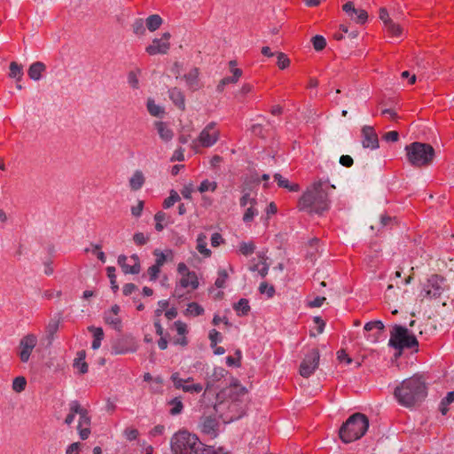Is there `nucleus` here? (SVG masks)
<instances>
[{"label":"nucleus","mask_w":454,"mask_h":454,"mask_svg":"<svg viewBox=\"0 0 454 454\" xmlns=\"http://www.w3.org/2000/svg\"><path fill=\"white\" fill-rule=\"evenodd\" d=\"M121 308L117 304L112 306L111 309L104 312L105 323L118 332H121L122 329L121 318L119 316Z\"/></svg>","instance_id":"obj_14"},{"label":"nucleus","mask_w":454,"mask_h":454,"mask_svg":"<svg viewBox=\"0 0 454 454\" xmlns=\"http://www.w3.org/2000/svg\"><path fill=\"white\" fill-rule=\"evenodd\" d=\"M232 75L222 79L223 84L236 83L242 75V70L235 68L231 70Z\"/></svg>","instance_id":"obj_41"},{"label":"nucleus","mask_w":454,"mask_h":454,"mask_svg":"<svg viewBox=\"0 0 454 454\" xmlns=\"http://www.w3.org/2000/svg\"><path fill=\"white\" fill-rule=\"evenodd\" d=\"M173 454H211L197 435L187 430H179L170 439Z\"/></svg>","instance_id":"obj_4"},{"label":"nucleus","mask_w":454,"mask_h":454,"mask_svg":"<svg viewBox=\"0 0 454 454\" xmlns=\"http://www.w3.org/2000/svg\"><path fill=\"white\" fill-rule=\"evenodd\" d=\"M227 372L223 367H215L214 368L212 373L207 374L206 377V391H210L212 388L217 386V383L222 380Z\"/></svg>","instance_id":"obj_19"},{"label":"nucleus","mask_w":454,"mask_h":454,"mask_svg":"<svg viewBox=\"0 0 454 454\" xmlns=\"http://www.w3.org/2000/svg\"><path fill=\"white\" fill-rule=\"evenodd\" d=\"M27 380L24 377H16L12 382V389L18 393L23 391L26 387Z\"/></svg>","instance_id":"obj_47"},{"label":"nucleus","mask_w":454,"mask_h":454,"mask_svg":"<svg viewBox=\"0 0 454 454\" xmlns=\"http://www.w3.org/2000/svg\"><path fill=\"white\" fill-rule=\"evenodd\" d=\"M145 183V176L140 170L134 172L129 179V186L132 190L137 191L142 188Z\"/></svg>","instance_id":"obj_30"},{"label":"nucleus","mask_w":454,"mask_h":454,"mask_svg":"<svg viewBox=\"0 0 454 454\" xmlns=\"http://www.w3.org/2000/svg\"><path fill=\"white\" fill-rule=\"evenodd\" d=\"M184 150L182 147L177 148L171 156V161H183L184 160Z\"/></svg>","instance_id":"obj_58"},{"label":"nucleus","mask_w":454,"mask_h":454,"mask_svg":"<svg viewBox=\"0 0 454 454\" xmlns=\"http://www.w3.org/2000/svg\"><path fill=\"white\" fill-rule=\"evenodd\" d=\"M169 404L171 405L169 411L171 415H177L182 412L184 405L180 399L174 398L170 401Z\"/></svg>","instance_id":"obj_44"},{"label":"nucleus","mask_w":454,"mask_h":454,"mask_svg":"<svg viewBox=\"0 0 454 454\" xmlns=\"http://www.w3.org/2000/svg\"><path fill=\"white\" fill-rule=\"evenodd\" d=\"M140 74V70L137 69L136 71H130L128 74V82L133 89H137L139 85L138 75Z\"/></svg>","instance_id":"obj_45"},{"label":"nucleus","mask_w":454,"mask_h":454,"mask_svg":"<svg viewBox=\"0 0 454 454\" xmlns=\"http://www.w3.org/2000/svg\"><path fill=\"white\" fill-rule=\"evenodd\" d=\"M143 207L144 202L142 200H139L137 206L131 207V214L136 217L140 216L143 211Z\"/></svg>","instance_id":"obj_62"},{"label":"nucleus","mask_w":454,"mask_h":454,"mask_svg":"<svg viewBox=\"0 0 454 454\" xmlns=\"http://www.w3.org/2000/svg\"><path fill=\"white\" fill-rule=\"evenodd\" d=\"M247 391L239 385L234 384L223 388L216 395L215 411L224 423L240 419L245 414L244 397Z\"/></svg>","instance_id":"obj_1"},{"label":"nucleus","mask_w":454,"mask_h":454,"mask_svg":"<svg viewBox=\"0 0 454 454\" xmlns=\"http://www.w3.org/2000/svg\"><path fill=\"white\" fill-rule=\"evenodd\" d=\"M362 137V145L364 148L374 150L379 147L378 135L372 126L363 127Z\"/></svg>","instance_id":"obj_15"},{"label":"nucleus","mask_w":454,"mask_h":454,"mask_svg":"<svg viewBox=\"0 0 454 454\" xmlns=\"http://www.w3.org/2000/svg\"><path fill=\"white\" fill-rule=\"evenodd\" d=\"M385 27L392 36H399L402 34V28L393 20H390L387 24H385Z\"/></svg>","instance_id":"obj_43"},{"label":"nucleus","mask_w":454,"mask_h":454,"mask_svg":"<svg viewBox=\"0 0 454 454\" xmlns=\"http://www.w3.org/2000/svg\"><path fill=\"white\" fill-rule=\"evenodd\" d=\"M274 179L278 183V185L279 187L286 188L290 192H297L299 190L298 184H291L287 179H286L279 174H275Z\"/></svg>","instance_id":"obj_32"},{"label":"nucleus","mask_w":454,"mask_h":454,"mask_svg":"<svg viewBox=\"0 0 454 454\" xmlns=\"http://www.w3.org/2000/svg\"><path fill=\"white\" fill-rule=\"evenodd\" d=\"M59 326V320L58 319H51L46 326V333L49 335L50 338H52V336L57 333Z\"/></svg>","instance_id":"obj_49"},{"label":"nucleus","mask_w":454,"mask_h":454,"mask_svg":"<svg viewBox=\"0 0 454 454\" xmlns=\"http://www.w3.org/2000/svg\"><path fill=\"white\" fill-rule=\"evenodd\" d=\"M200 70L197 67L191 68L188 73L184 74L183 79L185 82L186 87L192 90H198L200 87Z\"/></svg>","instance_id":"obj_20"},{"label":"nucleus","mask_w":454,"mask_h":454,"mask_svg":"<svg viewBox=\"0 0 454 454\" xmlns=\"http://www.w3.org/2000/svg\"><path fill=\"white\" fill-rule=\"evenodd\" d=\"M207 235L204 233H200L196 239L197 251L206 258L210 257L211 254H212L211 250L207 247Z\"/></svg>","instance_id":"obj_24"},{"label":"nucleus","mask_w":454,"mask_h":454,"mask_svg":"<svg viewBox=\"0 0 454 454\" xmlns=\"http://www.w3.org/2000/svg\"><path fill=\"white\" fill-rule=\"evenodd\" d=\"M160 269L161 268L157 266L156 264H153L148 268L147 273L151 281H155L158 278L159 274L160 272Z\"/></svg>","instance_id":"obj_57"},{"label":"nucleus","mask_w":454,"mask_h":454,"mask_svg":"<svg viewBox=\"0 0 454 454\" xmlns=\"http://www.w3.org/2000/svg\"><path fill=\"white\" fill-rule=\"evenodd\" d=\"M277 64L280 69H285L289 66L290 60L285 53L279 52Z\"/></svg>","instance_id":"obj_55"},{"label":"nucleus","mask_w":454,"mask_h":454,"mask_svg":"<svg viewBox=\"0 0 454 454\" xmlns=\"http://www.w3.org/2000/svg\"><path fill=\"white\" fill-rule=\"evenodd\" d=\"M88 330L92 333L94 338L91 348L98 349L101 346V341L104 338L103 329L101 327L89 326Z\"/></svg>","instance_id":"obj_29"},{"label":"nucleus","mask_w":454,"mask_h":454,"mask_svg":"<svg viewBox=\"0 0 454 454\" xmlns=\"http://www.w3.org/2000/svg\"><path fill=\"white\" fill-rule=\"evenodd\" d=\"M168 96L171 101L181 110L185 107L184 95L180 89L172 88L168 90Z\"/></svg>","instance_id":"obj_25"},{"label":"nucleus","mask_w":454,"mask_h":454,"mask_svg":"<svg viewBox=\"0 0 454 454\" xmlns=\"http://www.w3.org/2000/svg\"><path fill=\"white\" fill-rule=\"evenodd\" d=\"M203 313H204V309L197 302L189 303L187 306V309L185 310L186 315H190L192 317L200 316Z\"/></svg>","instance_id":"obj_40"},{"label":"nucleus","mask_w":454,"mask_h":454,"mask_svg":"<svg viewBox=\"0 0 454 454\" xmlns=\"http://www.w3.org/2000/svg\"><path fill=\"white\" fill-rule=\"evenodd\" d=\"M255 250V245L254 242H241L239 246V252L245 255L248 256L251 255Z\"/></svg>","instance_id":"obj_38"},{"label":"nucleus","mask_w":454,"mask_h":454,"mask_svg":"<svg viewBox=\"0 0 454 454\" xmlns=\"http://www.w3.org/2000/svg\"><path fill=\"white\" fill-rule=\"evenodd\" d=\"M180 200V196L179 194L175 192V191H171L170 192V195L164 200L163 201V207L165 208H169L171 207L176 202H177L178 200Z\"/></svg>","instance_id":"obj_48"},{"label":"nucleus","mask_w":454,"mask_h":454,"mask_svg":"<svg viewBox=\"0 0 454 454\" xmlns=\"http://www.w3.org/2000/svg\"><path fill=\"white\" fill-rule=\"evenodd\" d=\"M342 10L348 15V17L359 24H364L368 19L367 12L363 9L355 8L352 2H348L342 6Z\"/></svg>","instance_id":"obj_16"},{"label":"nucleus","mask_w":454,"mask_h":454,"mask_svg":"<svg viewBox=\"0 0 454 454\" xmlns=\"http://www.w3.org/2000/svg\"><path fill=\"white\" fill-rule=\"evenodd\" d=\"M170 34L166 32L162 34L160 38H155L152 43L145 48V51L149 55L165 54L170 48L169 39Z\"/></svg>","instance_id":"obj_13"},{"label":"nucleus","mask_w":454,"mask_h":454,"mask_svg":"<svg viewBox=\"0 0 454 454\" xmlns=\"http://www.w3.org/2000/svg\"><path fill=\"white\" fill-rule=\"evenodd\" d=\"M397 402L405 407L420 403L427 395V385L422 375L415 374L403 380L394 392Z\"/></svg>","instance_id":"obj_2"},{"label":"nucleus","mask_w":454,"mask_h":454,"mask_svg":"<svg viewBox=\"0 0 454 454\" xmlns=\"http://www.w3.org/2000/svg\"><path fill=\"white\" fill-rule=\"evenodd\" d=\"M408 162L413 167H425L430 165L434 158V149L429 145L413 142L405 146Z\"/></svg>","instance_id":"obj_6"},{"label":"nucleus","mask_w":454,"mask_h":454,"mask_svg":"<svg viewBox=\"0 0 454 454\" xmlns=\"http://www.w3.org/2000/svg\"><path fill=\"white\" fill-rule=\"evenodd\" d=\"M9 75H10V77L17 79L18 81H20L21 79L22 75H23L22 66L19 65L18 63H16L14 61L12 62L10 64V73H9Z\"/></svg>","instance_id":"obj_39"},{"label":"nucleus","mask_w":454,"mask_h":454,"mask_svg":"<svg viewBox=\"0 0 454 454\" xmlns=\"http://www.w3.org/2000/svg\"><path fill=\"white\" fill-rule=\"evenodd\" d=\"M389 345L402 350L417 347L419 342L416 337L409 333L407 328L396 325L391 331Z\"/></svg>","instance_id":"obj_7"},{"label":"nucleus","mask_w":454,"mask_h":454,"mask_svg":"<svg viewBox=\"0 0 454 454\" xmlns=\"http://www.w3.org/2000/svg\"><path fill=\"white\" fill-rule=\"evenodd\" d=\"M448 289L446 279L437 274L430 276L423 285L421 295L425 298L435 299Z\"/></svg>","instance_id":"obj_8"},{"label":"nucleus","mask_w":454,"mask_h":454,"mask_svg":"<svg viewBox=\"0 0 454 454\" xmlns=\"http://www.w3.org/2000/svg\"><path fill=\"white\" fill-rule=\"evenodd\" d=\"M170 379L175 388L181 389L185 393L199 394L203 390V386L200 383H194L191 377L182 379L178 372H174Z\"/></svg>","instance_id":"obj_10"},{"label":"nucleus","mask_w":454,"mask_h":454,"mask_svg":"<svg viewBox=\"0 0 454 454\" xmlns=\"http://www.w3.org/2000/svg\"><path fill=\"white\" fill-rule=\"evenodd\" d=\"M228 278V274H227V271L225 270H218V277L215 282V285L218 287V288H223L225 285V282Z\"/></svg>","instance_id":"obj_51"},{"label":"nucleus","mask_w":454,"mask_h":454,"mask_svg":"<svg viewBox=\"0 0 454 454\" xmlns=\"http://www.w3.org/2000/svg\"><path fill=\"white\" fill-rule=\"evenodd\" d=\"M128 257L124 254H121L118 257L117 262L119 266L121 268L122 271L125 274H138L140 272L141 267L140 265H129L127 263Z\"/></svg>","instance_id":"obj_23"},{"label":"nucleus","mask_w":454,"mask_h":454,"mask_svg":"<svg viewBox=\"0 0 454 454\" xmlns=\"http://www.w3.org/2000/svg\"><path fill=\"white\" fill-rule=\"evenodd\" d=\"M149 114L155 117H161L164 114V108L157 105L153 99L149 98L146 103Z\"/></svg>","instance_id":"obj_33"},{"label":"nucleus","mask_w":454,"mask_h":454,"mask_svg":"<svg viewBox=\"0 0 454 454\" xmlns=\"http://www.w3.org/2000/svg\"><path fill=\"white\" fill-rule=\"evenodd\" d=\"M217 188V183L215 181H210L208 179L203 180L200 186L198 187V191L200 193H204L207 192H215Z\"/></svg>","instance_id":"obj_37"},{"label":"nucleus","mask_w":454,"mask_h":454,"mask_svg":"<svg viewBox=\"0 0 454 454\" xmlns=\"http://www.w3.org/2000/svg\"><path fill=\"white\" fill-rule=\"evenodd\" d=\"M327 188L328 185L325 182L314 183L301 197L298 205L300 210L318 215L326 211L330 205Z\"/></svg>","instance_id":"obj_3"},{"label":"nucleus","mask_w":454,"mask_h":454,"mask_svg":"<svg viewBox=\"0 0 454 454\" xmlns=\"http://www.w3.org/2000/svg\"><path fill=\"white\" fill-rule=\"evenodd\" d=\"M219 424L216 419L213 417H205L202 419L200 428L201 432L210 438H215L218 434Z\"/></svg>","instance_id":"obj_18"},{"label":"nucleus","mask_w":454,"mask_h":454,"mask_svg":"<svg viewBox=\"0 0 454 454\" xmlns=\"http://www.w3.org/2000/svg\"><path fill=\"white\" fill-rule=\"evenodd\" d=\"M260 292L262 294L267 293L269 297H271L274 294V288L271 286H268L266 283H262L260 285Z\"/></svg>","instance_id":"obj_64"},{"label":"nucleus","mask_w":454,"mask_h":454,"mask_svg":"<svg viewBox=\"0 0 454 454\" xmlns=\"http://www.w3.org/2000/svg\"><path fill=\"white\" fill-rule=\"evenodd\" d=\"M168 301L167 300H161L158 301V309L155 310V315L160 317L162 312L168 308Z\"/></svg>","instance_id":"obj_63"},{"label":"nucleus","mask_w":454,"mask_h":454,"mask_svg":"<svg viewBox=\"0 0 454 454\" xmlns=\"http://www.w3.org/2000/svg\"><path fill=\"white\" fill-rule=\"evenodd\" d=\"M133 240L137 246H143L149 241V235H145L143 232H137L133 236Z\"/></svg>","instance_id":"obj_54"},{"label":"nucleus","mask_w":454,"mask_h":454,"mask_svg":"<svg viewBox=\"0 0 454 454\" xmlns=\"http://www.w3.org/2000/svg\"><path fill=\"white\" fill-rule=\"evenodd\" d=\"M208 338L212 347L216 346V344L222 340L221 333L215 329H213L209 332Z\"/></svg>","instance_id":"obj_56"},{"label":"nucleus","mask_w":454,"mask_h":454,"mask_svg":"<svg viewBox=\"0 0 454 454\" xmlns=\"http://www.w3.org/2000/svg\"><path fill=\"white\" fill-rule=\"evenodd\" d=\"M312 43H313V47L316 51H321L326 45L325 39L322 35L314 36L312 38Z\"/></svg>","instance_id":"obj_52"},{"label":"nucleus","mask_w":454,"mask_h":454,"mask_svg":"<svg viewBox=\"0 0 454 454\" xmlns=\"http://www.w3.org/2000/svg\"><path fill=\"white\" fill-rule=\"evenodd\" d=\"M106 273H107V277L110 279L111 287H112L113 291L114 293L117 292L119 289V286L116 282L115 268L113 266H108L106 268Z\"/></svg>","instance_id":"obj_42"},{"label":"nucleus","mask_w":454,"mask_h":454,"mask_svg":"<svg viewBox=\"0 0 454 454\" xmlns=\"http://www.w3.org/2000/svg\"><path fill=\"white\" fill-rule=\"evenodd\" d=\"M74 366L80 372V373L84 374L88 372V364L85 362V353L83 351L77 354Z\"/></svg>","instance_id":"obj_34"},{"label":"nucleus","mask_w":454,"mask_h":454,"mask_svg":"<svg viewBox=\"0 0 454 454\" xmlns=\"http://www.w3.org/2000/svg\"><path fill=\"white\" fill-rule=\"evenodd\" d=\"M369 427V420L364 414L351 415L340 429V439L348 443L360 439Z\"/></svg>","instance_id":"obj_5"},{"label":"nucleus","mask_w":454,"mask_h":454,"mask_svg":"<svg viewBox=\"0 0 454 454\" xmlns=\"http://www.w3.org/2000/svg\"><path fill=\"white\" fill-rule=\"evenodd\" d=\"M234 309L237 311L239 316L247 315L250 309L249 302L247 299H240L237 303L234 304Z\"/></svg>","instance_id":"obj_35"},{"label":"nucleus","mask_w":454,"mask_h":454,"mask_svg":"<svg viewBox=\"0 0 454 454\" xmlns=\"http://www.w3.org/2000/svg\"><path fill=\"white\" fill-rule=\"evenodd\" d=\"M176 330L179 335L184 336V334L187 333V325L186 324L176 321L175 323Z\"/></svg>","instance_id":"obj_61"},{"label":"nucleus","mask_w":454,"mask_h":454,"mask_svg":"<svg viewBox=\"0 0 454 454\" xmlns=\"http://www.w3.org/2000/svg\"><path fill=\"white\" fill-rule=\"evenodd\" d=\"M319 352L317 349H311L304 357L300 366V373L302 377L308 378L313 374L318 366Z\"/></svg>","instance_id":"obj_11"},{"label":"nucleus","mask_w":454,"mask_h":454,"mask_svg":"<svg viewBox=\"0 0 454 454\" xmlns=\"http://www.w3.org/2000/svg\"><path fill=\"white\" fill-rule=\"evenodd\" d=\"M259 214L256 205H250L243 215V221L246 223H251Z\"/></svg>","instance_id":"obj_36"},{"label":"nucleus","mask_w":454,"mask_h":454,"mask_svg":"<svg viewBox=\"0 0 454 454\" xmlns=\"http://www.w3.org/2000/svg\"><path fill=\"white\" fill-rule=\"evenodd\" d=\"M133 32L137 35H142L145 32V22L142 19H137L132 25Z\"/></svg>","instance_id":"obj_50"},{"label":"nucleus","mask_w":454,"mask_h":454,"mask_svg":"<svg viewBox=\"0 0 454 454\" xmlns=\"http://www.w3.org/2000/svg\"><path fill=\"white\" fill-rule=\"evenodd\" d=\"M161 24H162V19L158 14L150 15L145 20V27L151 32L157 30L161 26Z\"/></svg>","instance_id":"obj_31"},{"label":"nucleus","mask_w":454,"mask_h":454,"mask_svg":"<svg viewBox=\"0 0 454 454\" xmlns=\"http://www.w3.org/2000/svg\"><path fill=\"white\" fill-rule=\"evenodd\" d=\"M68 407L69 412L65 419V423L70 426L74 422L75 416L81 411V404L78 401L74 400L69 403Z\"/></svg>","instance_id":"obj_27"},{"label":"nucleus","mask_w":454,"mask_h":454,"mask_svg":"<svg viewBox=\"0 0 454 454\" xmlns=\"http://www.w3.org/2000/svg\"><path fill=\"white\" fill-rule=\"evenodd\" d=\"M240 207H245L250 205H257L255 197H251L249 192H245L239 200Z\"/></svg>","instance_id":"obj_46"},{"label":"nucleus","mask_w":454,"mask_h":454,"mask_svg":"<svg viewBox=\"0 0 454 454\" xmlns=\"http://www.w3.org/2000/svg\"><path fill=\"white\" fill-rule=\"evenodd\" d=\"M219 139V130L215 128V122L208 123L200 133L197 139L192 143V147L198 151L200 146L211 147Z\"/></svg>","instance_id":"obj_9"},{"label":"nucleus","mask_w":454,"mask_h":454,"mask_svg":"<svg viewBox=\"0 0 454 454\" xmlns=\"http://www.w3.org/2000/svg\"><path fill=\"white\" fill-rule=\"evenodd\" d=\"M45 70V65L42 62L33 63L28 69V76L34 80L38 81L42 77V73Z\"/></svg>","instance_id":"obj_28"},{"label":"nucleus","mask_w":454,"mask_h":454,"mask_svg":"<svg viewBox=\"0 0 454 454\" xmlns=\"http://www.w3.org/2000/svg\"><path fill=\"white\" fill-rule=\"evenodd\" d=\"M79 423L77 427V430L79 432V435L82 440H86L90 434V417L88 414L86 409L81 406V411L79 412Z\"/></svg>","instance_id":"obj_17"},{"label":"nucleus","mask_w":454,"mask_h":454,"mask_svg":"<svg viewBox=\"0 0 454 454\" xmlns=\"http://www.w3.org/2000/svg\"><path fill=\"white\" fill-rule=\"evenodd\" d=\"M155 129L159 134L160 138L164 143L170 142L174 137V131L168 127L166 122L156 121L154 123Z\"/></svg>","instance_id":"obj_21"},{"label":"nucleus","mask_w":454,"mask_h":454,"mask_svg":"<svg viewBox=\"0 0 454 454\" xmlns=\"http://www.w3.org/2000/svg\"><path fill=\"white\" fill-rule=\"evenodd\" d=\"M399 138V134L397 131H389V132H387L384 136H383V139L386 140L387 142H396Z\"/></svg>","instance_id":"obj_60"},{"label":"nucleus","mask_w":454,"mask_h":454,"mask_svg":"<svg viewBox=\"0 0 454 454\" xmlns=\"http://www.w3.org/2000/svg\"><path fill=\"white\" fill-rule=\"evenodd\" d=\"M384 329V325L381 321H372L365 324L364 330V332H371L372 330H377V333L371 338L370 335H368L366 338L368 340H371L372 341H375L378 335L380 334L381 331Z\"/></svg>","instance_id":"obj_26"},{"label":"nucleus","mask_w":454,"mask_h":454,"mask_svg":"<svg viewBox=\"0 0 454 454\" xmlns=\"http://www.w3.org/2000/svg\"><path fill=\"white\" fill-rule=\"evenodd\" d=\"M37 344V337L33 333L25 335L20 341L19 356L21 362L27 363L31 356L33 349Z\"/></svg>","instance_id":"obj_12"},{"label":"nucleus","mask_w":454,"mask_h":454,"mask_svg":"<svg viewBox=\"0 0 454 454\" xmlns=\"http://www.w3.org/2000/svg\"><path fill=\"white\" fill-rule=\"evenodd\" d=\"M124 434L129 441H133L137 438L138 431L136 428L129 427L125 429Z\"/></svg>","instance_id":"obj_59"},{"label":"nucleus","mask_w":454,"mask_h":454,"mask_svg":"<svg viewBox=\"0 0 454 454\" xmlns=\"http://www.w3.org/2000/svg\"><path fill=\"white\" fill-rule=\"evenodd\" d=\"M153 255L156 257L155 259V263L157 266L159 267H162L166 262L168 261L164 253L159 249H155L153 251Z\"/></svg>","instance_id":"obj_53"},{"label":"nucleus","mask_w":454,"mask_h":454,"mask_svg":"<svg viewBox=\"0 0 454 454\" xmlns=\"http://www.w3.org/2000/svg\"><path fill=\"white\" fill-rule=\"evenodd\" d=\"M178 285L182 288H190L192 291L196 290L199 287L197 274L194 271H192L189 274L181 277Z\"/></svg>","instance_id":"obj_22"}]
</instances>
